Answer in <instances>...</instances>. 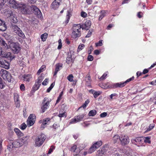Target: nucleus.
I'll use <instances>...</instances> for the list:
<instances>
[{
  "mask_svg": "<svg viewBox=\"0 0 156 156\" xmlns=\"http://www.w3.org/2000/svg\"><path fill=\"white\" fill-rule=\"evenodd\" d=\"M96 111L95 110H93L90 111L88 113L89 116H94L96 114Z\"/></svg>",
  "mask_w": 156,
  "mask_h": 156,
  "instance_id": "nucleus-34",
  "label": "nucleus"
},
{
  "mask_svg": "<svg viewBox=\"0 0 156 156\" xmlns=\"http://www.w3.org/2000/svg\"><path fill=\"white\" fill-rule=\"evenodd\" d=\"M78 117L77 116L76 118H75L72 119L69 123V124L75 123L77 122L78 121Z\"/></svg>",
  "mask_w": 156,
  "mask_h": 156,
  "instance_id": "nucleus-38",
  "label": "nucleus"
},
{
  "mask_svg": "<svg viewBox=\"0 0 156 156\" xmlns=\"http://www.w3.org/2000/svg\"><path fill=\"white\" fill-rule=\"evenodd\" d=\"M92 93L93 94L95 98H96L100 94V92L98 91H93Z\"/></svg>",
  "mask_w": 156,
  "mask_h": 156,
  "instance_id": "nucleus-42",
  "label": "nucleus"
},
{
  "mask_svg": "<svg viewBox=\"0 0 156 156\" xmlns=\"http://www.w3.org/2000/svg\"><path fill=\"white\" fill-rule=\"evenodd\" d=\"M94 144L95 145V146H96V148H97L99 147L102 145V143L101 141H99L96 142Z\"/></svg>",
  "mask_w": 156,
  "mask_h": 156,
  "instance_id": "nucleus-37",
  "label": "nucleus"
},
{
  "mask_svg": "<svg viewBox=\"0 0 156 156\" xmlns=\"http://www.w3.org/2000/svg\"><path fill=\"white\" fill-rule=\"evenodd\" d=\"M91 25V22L89 20H87L85 23V29L86 30H88L90 28Z\"/></svg>",
  "mask_w": 156,
  "mask_h": 156,
  "instance_id": "nucleus-23",
  "label": "nucleus"
},
{
  "mask_svg": "<svg viewBox=\"0 0 156 156\" xmlns=\"http://www.w3.org/2000/svg\"><path fill=\"white\" fill-rule=\"evenodd\" d=\"M32 79V75L30 73L25 74L22 77L21 80L24 82H29Z\"/></svg>",
  "mask_w": 156,
  "mask_h": 156,
  "instance_id": "nucleus-13",
  "label": "nucleus"
},
{
  "mask_svg": "<svg viewBox=\"0 0 156 156\" xmlns=\"http://www.w3.org/2000/svg\"><path fill=\"white\" fill-rule=\"evenodd\" d=\"M7 29V26L4 21L0 19V30L4 31Z\"/></svg>",
  "mask_w": 156,
  "mask_h": 156,
  "instance_id": "nucleus-16",
  "label": "nucleus"
},
{
  "mask_svg": "<svg viewBox=\"0 0 156 156\" xmlns=\"http://www.w3.org/2000/svg\"><path fill=\"white\" fill-rule=\"evenodd\" d=\"M43 80V78L42 76H39L37 79V81L36 83L41 85V83Z\"/></svg>",
  "mask_w": 156,
  "mask_h": 156,
  "instance_id": "nucleus-35",
  "label": "nucleus"
},
{
  "mask_svg": "<svg viewBox=\"0 0 156 156\" xmlns=\"http://www.w3.org/2000/svg\"><path fill=\"white\" fill-rule=\"evenodd\" d=\"M102 40H101L99 41L98 42L95 43V45L96 47L98 46H101L102 45Z\"/></svg>",
  "mask_w": 156,
  "mask_h": 156,
  "instance_id": "nucleus-50",
  "label": "nucleus"
},
{
  "mask_svg": "<svg viewBox=\"0 0 156 156\" xmlns=\"http://www.w3.org/2000/svg\"><path fill=\"white\" fill-rule=\"evenodd\" d=\"M36 119V116L34 114H31L28 118L27 124L30 126L33 125Z\"/></svg>",
  "mask_w": 156,
  "mask_h": 156,
  "instance_id": "nucleus-8",
  "label": "nucleus"
},
{
  "mask_svg": "<svg viewBox=\"0 0 156 156\" xmlns=\"http://www.w3.org/2000/svg\"><path fill=\"white\" fill-rule=\"evenodd\" d=\"M0 66L5 69H8L9 68V63L2 58H0Z\"/></svg>",
  "mask_w": 156,
  "mask_h": 156,
  "instance_id": "nucleus-10",
  "label": "nucleus"
},
{
  "mask_svg": "<svg viewBox=\"0 0 156 156\" xmlns=\"http://www.w3.org/2000/svg\"><path fill=\"white\" fill-rule=\"evenodd\" d=\"M63 91H62L60 93V94L59 96L58 97L56 101V104L58 103V102H59L61 100V99L62 98V96L63 95Z\"/></svg>",
  "mask_w": 156,
  "mask_h": 156,
  "instance_id": "nucleus-36",
  "label": "nucleus"
},
{
  "mask_svg": "<svg viewBox=\"0 0 156 156\" xmlns=\"http://www.w3.org/2000/svg\"><path fill=\"white\" fill-rule=\"evenodd\" d=\"M72 61V58H71V56H69L67 57L66 58V62L68 64H69Z\"/></svg>",
  "mask_w": 156,
  "mask_h": 156,
  "instance_id": "nucleus-46",
  "label": "nucleus"
},
{
  "mask_svg": "<svg viewBox=\"0 0 156 156\" xmlns=\"http://www.w3.org/2000/svg\"><path fill=\"white\" fill-rule=\"evenodd\" d=\"M12 28L14 32L19 37L23 39L25 38V36L24 34L18 26L15 24H12Z\"/></svg>",
  "mask_w": 156,
  "mask_h": 156,
  "instance_id": "nucleus-3",
  "label": "nucleus"
},
{
  "mask_svg": "<svg viewBox=\"0 0 156 156\" xmlns=\"http://www.w3.org/2000/svg\"><path fill=\"white\" fill-rule=\"evenodd\" d=\"M80 16L83 18H85L87 17V13L84 12L82 11L80 13Z\"/></svg>",
  "mask_w": 156,
  "mask_h": 156,
  "instance_id": "nucleus-49",
  "label": "nucleus"
},
{
  "mask_svg": "<svg viewBox=\"0 0 156 156\" xmlns=\"http://www.w3.org/2000/svg\"><path fill=\"white\" fill-rule=\"evenodd\" d=\"M55 146L53 145H51L49 150L48 154H51L53 151V150L55 149Z\"/></svg>",
  "mask_w": 156,
  "mask_h": 156,
  "instance_id": "nucleus-45",
  "label": "nucleus"
},
{
  "mask_svg": "<svg viewBox=\"0 0 156 156\" xmlns=\"http://www.w3.org/2000/svg\"><path fill=\"white\" fill-rule=\"evenodd\" d=\"M62 64L61 63H57L55 65V68L54 74V76L56 75L58 72L60 70V68H62Z\"/></svg>",
  "mask_w": 156,
  "mask_h": 156,
  "instance_id": "nucleus-17",
  "label": "nucleus"
},
{
  "mask_svg": "<svg viewBox=\"0 0 156 156\" xmlns=\"http://www.w3.org/2000/svg\"><path fill=\"white\" fill-rule=\"evenodd\" d=\"M7 2L10 7L15 9H18L20 3L15 0H7Z\"/></svg>",
  "mask_w": 156,
  "mask_h": 156,
  "instance_id": "nucleus-9",
  "label": "nucleus"
},
{
  "mask_svg": "<svg viewBox=\"0 0 156 156\" xmlns=\"http://www.w3.org/2000/svg\"><path fill=\"white\" fill-rule=\"evenodd\" d=\"M84 46V45L83 44H82L81 45H80L79 46V49L81 50H82Z\"/></svg>",
  "mask_w": 156,
  "mask_h": 156,
  "instance_id": "nucleus-63",
  "label": "nucleus"
},
{
  "mask_svg": "<svg viewBox=\"0 0 156 156\" xmlns=\"http://www.w3.org/2000/svg\"><path fill=\"white\" fill-rule=\"evenodd\" d=\"M120 141L122 145H124L128 144L129 142V137L127 136L121 135Z\"/></svg>",
  "mask_w": 156,
  "mask_h": 156,
  "instance_id": "nucleus-12",
  "label": "nucleus"
},
{
  "mask_svg": "<svg viewBox=\"0 0 156 156\" xmlns=\"http://www.w3.org/2000/svg\"><path fill=\"white\" fill-rule=\"evenodd\" d=\"M125 83H117L113 85L112 88H116L118 87H124L125 85Z\"/></svg>",
  "mask_w": 156,
  "mask_h": 156,
  "instance_id": "nucleus-22",
  "label": "nucleus"
},
{
  "mask_svg": "<svg viewBox=\"0 0 156 156\" xmlns=\"http://www.w3.org/2000/svg\"><path fill=\"white\" fill-rule=\"evenodd\" d=\"M46 138V136L43 133L36 137L35 140V145L36 146H41L43 143Z\"/></svg>",
  "mask_w": 156,
  "mask_h": 156,
  "instance_id": "nucleus-1",
  "label": "nucleus"
},
{
  "mask_svg": "<svg viewBox=\"0 0 156 156\" xmlns=\"http://www.w3.org/2000/svg\"><path fill=\"white\" fill-rule=\"evenodd\" d=\"M17 9L20 10L21 11V12L23 14H26L30 13L29 9L26 4L22 2L20 3Z\"/></svg>",
  "mask_w": 156,
  "mask_h": 156,
  "instance_id": "nucleus-5",
  "label": "nucleus"
},
{
  "mask_svg": "<svg viewBox=\"0 0 156 156\" xmlns=\"http://www.w3.org/2000/svg\"><path fill=\"white\" fill-rule=\"evenodd\" d=\"M60 5V2L54 0L51 4V7L53 9H56Z\"/></svg>",
  "mask_w": 156,
  "mask_h": 156,
  "instance_id": "nucleus-18",
  "label": "nucleus"
},
{
  "mask_svg": "<svg viewBox=\"0 0 156 156\" xmlns=\"http://www.w3.org/2000/svg\"><path fill=\"white\" fill-rule=\"evenodd\" d=\"M88 76L87 77H86L85 78V81L87 83V85L88 86H89L90 83L91 81V79L90 76L89 75H87Z\"/></svg>",
  "mask_w": 156,
  "mask_h": 156,
  "instance_id": "nucleus-27",
  "label": "nucleus"
},
{
  "mask_svg": "<svg viewBox=\"0 0 156 156\" xmlns=\"http://www.w3.org/2000/svg\"><path fill=\"white\" fill-rule=\"evenodd\" d=\"M5 87L4 83L2 79L0 77V88L3 89Z\"/></svg>",
  "mask_w": 156,
  "mask_h": 156,
  "instance_id": "nucleus-41",
  "label": "nucleus"
},
{
  "mask_svg": "<svg viewBox=\"0 0 156 156\" xmlns=\"http://www.w3.org/2000/svg\"><path fill=\"white\" fill-rule=\"evenodd\" d=\"M71 16V14L70 12V11H68L66 15V18L67 20L65 22L66 24H67L69 23Z\"/></svg>",
  "mask_w": 156,
  "mask_h": 156,
  "instance_id": "nucleus-29",
  "label": "nucleus"
},
{
  "mask_svg": "<svg viewBox=\"0 0 156 156\" xmlns=\"http://www.w3.org/2000/svg\"><path fill=\"white\" fill-rule=\"evenodd\" d=\"M92 34V32L89 30L87 35L86 36V37H90Z\"/></svg>",
  "mask_w": 156,
  "mask_h": 156,
  "instance_id": "nucleus-62",
  "label": "nucleus"
},
{
  "mask_svg": "<svg viewBox=\"0 0 156 156\" xmlns=\"http://www.w3.org/2000/svg\"><path fill=\"white\" fill-rule=\"evenodd\" d=\"M3 74H2V76L3 77L4 79L7 78V71L6 70H4L3 71Z\"/></svg>",
  "mask_w": 156,
  "mask_h": 156,
  "instance_id": "nucleus-47",
  "label": "nucleus"
},
{
  "mask_svg": "<svg viewBox=\"0 0 156 156\" xmlns=\"http://www.w3.org/2000/svg\"><path fill=\"white\" fill-rule=\"evenodd\" d=\"M44 119L45 122L47 123V124H48V122H49L51 120V119L49 118H47Z\"/></svg>",
  "mask_w": 156,
  "mask_h": 156,
  "instance_id": "nucleus-60",
  "label": "nucleus"
},
{
  "mask_svg": "<svg viewBox=\"0 0 156 156\" xmlns=\"http://www.w3.org/2000/svg\"><path fill=\"white\" fill-rule=\"evenodd\" d=\"M73 76L72 74H70L67 77V79L70 82H73L72 85L74 86H75L76 83V81L74 80H73Z\"/></svg>",
  "mask_w": 156,
  "mask_h": 156,
  "instance_id": "nucleus-20",
  "label": "nucleus"
},
{
  "mask_svg": "<svg viewBox=\"0 0 156 156\" xmlns=\"http://www.w3.org/2000/svg\"><path fill=\"white\" fill-rule=\"evenodd\" d=\"M2 57L11 60L14 58V57L12 56L11 53L9 52H3V53H2Z\"/></svg>",
  "mask_w": 156,
  "mask_h": 156,
  "instance_id": "nucleus-15",
  "label": "nucleus"
},
{
  "mask_svg": "<svg viewBox=\"0 0 156 156\" xmlns=\"http://www.w3.org/2000/svg\"><path fill=\"white\" fill-rule=\"evenodd\" d=\"M0 44L2 45L3 48L5 49H7L9 48L7 44H6L5 41L3 40V39L0 37Z\"/></svg>",
  "mask_w": 156,
  "mask_h": 156,
  "instance_id": "nucleus-19",
  "label": "nucleus"
},
{
  "mask_svg": "<svg viewBox=\"0 0 156 156\" xmlns=\"http://www.w3.org/2000/svg\"><path fill=\"white\" fill-rule=\"evenodd\" d=\"M154 127V125H153L152 126H151V125H150L149 126L148 128L147 129V130L146 131H149L151 130V129H152L153 128V127Z\"/></svg>",
  "mask_w": 156,
  "mask_h": 156,
  "instance_id": "nucleus-57",
  "label": "nucleus"
},
{
  "mask_svg": "<svg viewBox=\"0 0 156 156\" xmlns=\"http://www.w3.org/2000/svg\"><path fill=\"white\" fill-rule=\"evenodd\" d=\"M46 68V66L44 65H42L41 66L40 69L38 70L37 74L39 75L41 72L44 71L45 70Z\"/></svg>",
  "mask_w": 156,
  "mask_h": 156,
  "instance_id": "nucleus-28",
  "label": "nucleus"
},
{
  "mask_svg": "<svg viewBox=\"0 0 156 156\" xmlns=\"http://www.w3.org/2000/svg\"><path fill=\"white\" fill-rule=\"evenodd\" d=\"M39 123H42L43 124V125H47V123H46L44 120V119H43L42 120H41L39 121Z\"/></svg>",
  "mask_w": 156,
  "mask_h": 156,
  "instance_id": "nucleus-61",
  "label": "nucleus"
},
{
  "mask_svg": "<svg viewBox=\"0 0 156 156\" xmlns=\"http://www.w3.org/2000/svg\"><path fill=\"white\" fill-rule=\"evenodd\" d=\"M61 110H60L59 111V114H58V116L62 118L64 117V116H66V115L65 114L66 112L65 111H63V113H61Z\"/></svg>",
  "mask_w": 156,
  "mask_h": 156,
  "instance_id": "nucleus-39",
  "label": "nucleus"
},
{
  "mask_svg": "<svg viewBox=\"0 0 156 156\" xmlns=\"http://www.w3.org/2000/svg\"><path fill=\"white\" fill-rule=\"evenodd\" d=\"M120 138L118 135H115L113 138V142L114 143L119 142L120 141Z\"/></svg>",
  "mask_w": 156,
  "mask_h": 156,
  "instance_id": "nucleus-25",
  "label": "nucleus"
},
{
  "mask_svg": "<svg viewBox=\"0 0 156 156\" xmlns=\"http://www.w3.org/2000/svg\"><path fill=\"white\" fill-rule=\"evenodd\" d=\"M25 86L23 84H22L20 87V89L22 91L25 90Z\"/></svg>",
  "mask_w": 156,
  "mask_h": 156,
  "instance_id": "nucleus-58",
  "label": "nucleus"
},
{
  "mask_svg": "<svg viewBox=\"0 0 156 156\" xmlns=\"http://www.w3.org/2000/svg\"><path fill=\"white\" fill-rule=\"evenodd\" d=\"M40 86V85L35 82V84L33 87L32 89L34 90V91H35L39 88Z\"/></svg>",
  "mask_w": 156,
  "mask_h": 156,
  "instance_id": "nucleus-33",
  "label": "nucleus"
},
{
  "mask_svg": "<svg viewBox=\"0 0 156 156\" xmlns=\"http://www.w3.org/2000/svg\"><path fill=\"white\" fill-rule=\"evenodd\" d=\"M134 77L133 76L132 77L127 79L126 81L124 82V83H125V85L126 84V83L129 82L132 80H133L134 79Z\"/></svg>",
  "mask_w": 156,
  "mask_h": 156,
  "instance_id": "nucleus-55",
  "label": "nucleus"
},
{
  "mask_svg": "<svg viewBox=\"0 0 156 156\" xmlns=\"http://www.w3.org/2000/svg\"><path fill=\"white\" fill-rule=\"evenodd\" d=\"M26 108L23 109V114L24 116L25 117L26 115Z\"/></svg>",
  "mask_w": 156,
  "mask_h": 156,
  "instance_id": "nucleus-64",
  "label": "nucleus"
},
{
  "mask_svg": "<svg viewBox=\"0 0 156 156\" xmlns=\"http://www.w3.org/2000/svg\"><path fill=\"white\" fill-rule=\"evenodd\" d=\"M51 101L50 99L48 98H45L42 101V105L41 107L42 113L44 112L49 108L50 106V103Z\"/></svg>",
  "mask_w": 156,
  "mask_h": 156,
  "instance_id": "nucleus-2",
  "label": "nucleus"
},
{
  "mask_svg": "<svg viewBox=\"0 0 156 156\" xmlns=\"http://www.w3.org/2000/svg\"><path fill=\"white\" fill-rule=\"evenodd\" d=\"M107 115V112H104L102 113H101L100 115V117L101 118H103L106 116Z\"/></svg>",
  "mask_w": 156,
  "mask_h": 156,
  "instance_id": "nucleus-53",
  "label": "nucleus"
},
{
  "mask_svg": "<svg viewBox=\"0 0 156 156\" xmlns=\"http://www.w3.org/2000/svg\"><path fill=\"white\" fill-rule=\"evenodd\" d=\"M132 143L138 147H140L142 145V139L141 137H137L135 139L131 140Z\"/></svg>",
  "mask_w": 156,
  "mask_h": 156,
  "instance_id": "nucleus-14",
  "label": "nucleus"
},
{
  "mask_svg": "<svg viewBox=\"0 0 156 156\" xmlns=\"http://www.w3.org/2000/svg\"><path fill=\"white\" fill-rule=\"evenodd\" d=\"M89 101L88 100H87L85 101L84 103L79 108V109L81 108L82 107H83V108H85L86 107L87 105L89 103Z\"/></svg>",
  "mask_w": 156,
  "mask_h": 156,
  "instance_id": "nucleus-44",
  "label": "nucleus"
},
{
  "mask_svg": "<svg viewBox=\"0 0 156 156\" xmlns=\"http://www.w3.org/2000/svg\"><path fill=\"white\" fill-rule=\"evenodd\" d=\"M70 151L71 152L73 153L78 152V150L77 148V146L76 145H73L71 147Z\"/></svg>",
  "mask_w": 156,
  "mask_h": 156,
  "instance_id": "nucleus-32",
  "label": "nucleus"
},
{
  "mask_svg": "<svg viewBox=\"0 0 156 156\" xmlns=\"http://www.w3.org/2000/svg\"><path fill=\"white\" fill-rule=\"evenodd\" d=\"M31 8L34 14L37 16L38 18H41L42 14L40 10L35 6H32Z\"/></svg>",
  "mask_w": 156,
  "mask_h": 156,
  "instance_id": "nucleus-11",
  "label": "nucleus"
},
{
  "mask_svg": "<svg viewBox=\"0 0 156 156\" xmlns=\"http://www.w3.org/2000/svg\"><path fill=\"white\" fill-rule=\"evenodd\" d=\"M27 127V125L25 123H23L21 125L20 129L22 130H24Z\"/></svg>",
  "mask_w": 156,
  "mask_h": 156,
  "instance_id": "nucleus-48",
  "label": "nucleus"
},
{
  "mask_svg": "<svg viewBox=\"0 0 156 156\" xmlns=\"http://www.w3.org/2000/svg\"><path fill=\"white\" fill-rule=\"evenodd\" d=\"M48 36V34L46 33H45L41 35V38L42 41H46Z\"/></svg>",
  "mask_w": 156,
  "mask_h": 156,
  "instance_id": "nucleus-26",
  "label": "nucleus"
},
{
  "mask_svg": "<svg viewBox=\"0 0 156 156\" xmlns=\"http://www.w3.org/2000/svg\"><path fill=\"white\" fill-rule=\"evenodd\" d=\"M97 149L96 146L93 144L92 146L89 149L88 152L90 153H91L95 151Z\"/></svg>",
  "mask_w": 156,
  "mask_h": 156,
  "instance_id": "nucleus-30",
  "label": "nucleus"
},
{
  "mask_svg": "<svg viewBox=\"0 0 156 156\" xmlns=\"http://www.w3.org/2000/svg\"><path fill=\"white\" fill-rule=\"evenodd\" d=\"M20 140L19 139L16 140L14 141H11V144L8 146V149L10 150V149H12V147L17 148L20 147L22 146V143H21Z\"/></svg>",
  "mask_w": 156,
  "mask_h": 156,
  "instance_id": "nucleus-6",
  "label": "nucleus"
},
{
  "mask_svg": "<svg viewBox=\"0 0 156 156\" xmlns=\"http://www.w3.org/2000/svg\"><path fill=\"white\" fill-rule=\"evenodd\" d=\"M97 149L96 146L93 144L92 146L89 149L88 152L90 153H91L95 151Z\"/></svg>",
  "mask_w": 156,
  "mask_h": 156,
  "instance_id": "nucleus-31",
  "label": "nucleus"
},
{
  "mask_svg": "<svg viewBox=\"0 0 156 156\" xmlns=\"http://www.w3.org/2000/svg\"><path fill=\"white\" fill-rule=\"evenodd\" d=\"M72 31V38L77 40L78 37V24H74L73 25Z\"/></svg>",
  "mask_w": 156,
  "mask_h": 156,
  "instance_id": "nucleus-4",
  "label": "nucleus"
},
{
  "mask_svg": "<svg viewBox=\"0 0 156 156\" xmlns=\"http://www.w3.org/2000/svg\"><path fill=\"white\" fill-rule=\"evenodd\" d=\"M59 127V126L55 123H54L53 125V128L55 129H57Z\"/></svg>",
  "mask_w": 156,
  "mask_h": 156,
  "instance_id": "nucleus-59",
  "label": "nucleus"
},
{
  "mask_svg": "<svg viewBox=\"0 0 156 156\" xmlns=\"http://www.w3.org/2000/svg\"><path fill=\"white\" fill-rule=\"evenodd\" d=\"M87 59L88 61H92L93 60V57L91 55H89Z\"/></svg>",
  "mask_w": 156,
  "mask_h": 156,
  "instance_id": "nucleus-56",
  "label": "nucleus"
},
{
  "mask_svg": "<svg viewBox=\"0 0 156 156\" xmlns=\"http://www.w3.org/2000/svg\"><path fill=\"white\" fill-rule=\"evenodd\" d=\"M11 48L13 53L18 54L20 50L21 47L20 46L19 44L14 43L12 44Z\"/></svg>",
  "mask_w": 156,
  "mask_h": 156,
  "instance_id": "nucleus-7",
  "label": "nucleus"
},
{
  "mask_svg": "<svg viewBox=\"0 0 156 156\" xmlns=\"http://www.w3.org/2000/svg\"><path fill=\"white\" fill-rule=\"evenodd\" d=\"M15 104L16 108H19L20 106V101H15Z\"/></svg>",
  "mask_w": 156,
  "mask_h": 156,
  "instance_id": "nucleus-51",
  "label": "nucleus"
},
{
  "mask_svg": "<svg viewBox=\"0 0 156 156\" xmlns=\"http://www.w3.org/2000/svg\"><path fill=\"white\" fill-rule=\"evenodd\" d=\"M5 2V0H0V7L3 6Z\"/></svg>",
  "mask_w": 156,
  "mask_h": 156,
  "instance_id": "nucleus-52",
  "label": "nucleus"
},
{
  "mask_svg": "<svg viewBox=\"0 0 156 156\" xmlns=\"http://www.w3.org/2000/svg\"><path fill=\"white\" fill-rule=\"evenodd\" d=\"M29 138V136H26L25 137H23L19 139V140H20L21 142L22 143V145L27 142V141Z\"/></svg>",
  "mask_w": 156,
  "mask_h": 156,
  "instance_id": "nucleus-24",
  "label": "nucleus"
},
{
  "mask_svg": "<svg viewBox=\"0 0 156 156\" xmlns=\"http://www.w3.org/2000/svg\"><path fill=\"white\" fill-rule=\"evenodd\" d=\"M14 131L18 137H20L23 136V133L21 132L18 128H15L14 129Z\"/></svg>",
  "mask_w": 156,
  "mask_h": 156,
  "instance_id": "nucleus-21",
  "label": "nucleus"
},
{
  "mask_svg": "<svg viewBox=\"0 0 156 156\" xmlns=\"http://www.w3.org/2000/svg\"><path fill=\"white\" fill-rule=\"evenodd\" d=\"M14 101H19V96L17 93H15L14 94Z\"/></svg>",
  "mask_w": 156,
  "mask_h": 156,
  "instance_id": "nucleus-40",
  "label": "nucleus"
},
{
  "mask_svg": "<svg viewBox=\"0 0 156 156\" xmlns=\"http://www.w3.org/2000/svg\"><path fill=\"white\" fill-rule=\"evenodd\" d=\"M150 138L148 136L145 137V139L144 140V142L145 143H147L150 144L151 143V141L150 140Z\"/></svg>",
  "mask_w": 156,
  "mask_h": 156,
  "instance_id": "nucleus-43",
  "label": "nucleus"
},
{
  "mask_svg": "<svg viewBox=\"0 0 156 156\" xmlns=\"http://www.w3.org/2000/svg\"><path fill=\"white\" fill-rule=\"evenodd\" d=\"M48 79H45L42 83L43 85L45 86L47 85Z\"/></svg>",
  "mask_w": 156,
  "mask_h": 156,
  "instance_id": "nucleus-54",
  "label": "nucleus"
}]
</instances>
